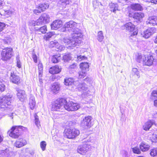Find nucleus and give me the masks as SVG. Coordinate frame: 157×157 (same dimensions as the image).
I'll list each match as a JSON object with an SVG mask.
<instances>
[{
	"instance_id": "58836bf2",
	"label": "nucleus",
	"mask_w": 157,
	"mask_h": 157,
	"mask_svg": "<svg viewBox=\"0 0 157 157\" xmlns=\"http://www.w3.org/2000/svg\"><path fill=\"white\" fill-rule=\"evenodd\" d=\"M85 71L82 70L79 72V78H82L84 77L86 75V72Z\"/></svg>"
},
{
	"instance_id": "5fc2aeb1",
	"label": "nucleus",
	"mask_w": 157,
	"mask_h": 157,
	"mask_svg": "<svg viewBox=\"0 0 157 157\" xmlns=\"http://www.w3.org/2000/svg\"><path fill=\"white\" fill-rule=\"evenodd\" d=\"M5 86L3 84H1L0 85V91L2 92L5 90Z\"/></svg>"
},
{
	"instance_id": "6e6d98bb",
	"label": "nucleus",
	"mask_w": 157,
	"mask_h": 157,
	"mask_svg": "<svg viewBox=\"0 0 157 157\" xmlns=\"http://www.w3.org/2000/svg\"><path fill=\"white\" fill-rule=\"evenodd\" d=\"M5 26V24L0 22V32L2 31Z\"/></svg>"
},
{
	"instance_id": "4be33fe9",
	"label": "nucleus",
	"mask_w": 157,
	"mask_h": 157,
	"mask_svg": "<svg viewBox=\"0 0 157 157\" xmlns=\"http://www.w3.org/2000/svg\"><path fill=\"white\" fill-rule=\"evenodd\" d=\"M46 15L45 14H44L41 15L40 17L36 21V23L37 25H42L45 21H46Z\"/></svg>"
},
{
	"instance_id": "79ce46f5",
	"label": "nucleus",
	"mask_w": 157,
	"mask_h": 157,
	"mask_svg": "<svg viewBox=\"0 0 157 157\" xmlns=\"http://www.w3.org/2000/svg\"><path fill=\"white\" fill-rule=\"evenodd\" d=\"M156 132H155L152 135V139H153V141L155 142H157V126L155 128Z\"/></svg>"
},
{
	"instance_id": "c756f323",
	"label": "nucleus",
	"mask_w": 157,
	"mask_h": 157,
	"mask_svg": "<svg viewBox=\"0 0 157 157\" xmlns=\"http://www.w3.org/2000/svg\"><path fill=\"white\" fill-rule=\"evenodd\" d=\"M131 8L134 10H141L142 7L139 4H133L131 5Z\"/></svg>"
},
{
	"instance_id": "e433bc0d",
	"label": "nucleus",
	"mask_w": 157,
	"mask_h": 157,
	"mask_svg": "<svg viewBox=\"0 0 157 157\" xmlns=\"http://www.w3.org/2000/svg\"><path fill=\"white\" fill-rule=\"evenodd\" d=\"M100 5L101 6V3L97 0H94L93 1V6L94 9L97 8L98 6H99Z\"/></svg>"
},
{
	"instance_id": "a211bd4d",
	"label": "nucleus",
	"mask_w": 157,
	"mask_h": 157,
	"mask_svg": "<svg viewBox=\"0 0 157 157\" xmlns=\"http://www.w3.org/2000/svg\"><path fill=\"white\" fill-rule=\"evenodd\" d=\"M109 6L110 9V11L114 13H116L117 10H120L119 9V5L117 3L111 2L109 4Z\"/></svg>"
},
{
	"instance_id": "f8f14e48",
	"label": "nucleus",
	"mask_w": 157,
	"mask_h": 157,
	"mask_svg": "<svg viewBox=\"0 0 157 157\" xmlns=\"http://www.w3.org/2000/svg\"><path fill=\"white\" fill-rule=\"evenodd\" d=\"M89 146L88 144L81 145L79 146L77 149L78 152L82 155H85L88 151Z\"/></svg>"
},
{
	"instance_id": "09e8293b",
	"label": "nucleus",
	"mask_w": 157,
	"mask_h": 157,
	"mask_svg": "<svg viewBox=\"0 0 157 157\" xmlns=\"http://www.w3.org/2000/svg\"><path fill=\"white\" fill-rule=\"evenodd\" d=\"M32 57L33 60L34 62L36 63L37 62V58L36 55L34 53H33L32 54Z\"/></svg>"
},
{
	"instance_id": "5701e85b",
	"label": "nucleus",
	"mask_w": 157,
	"mask_h": 157,
	"mask_svg": "<svg viewBox=\"0 0 157 157\" xmlns=\"http://www.w3.org/2000/svg\"><path fill=\"white\" fill-rule=\"evenodd\" d=\"M61 68L59 66L56 65L50 68V73L52 74L59 73L61 71Z\"/></svg>"
},
{
	"instance_id": "aec40b11",
	"label": "nucleus",
	"mask_w": 157,
	"mask_h": 157,
	"mask_svg": "<svg viewBox=\"0 0 157 157\" xmlns=\"http://www.w3.org/2000/svg\"><path fill=\"white\" fill-rule=\"evenodd\" d=\"M62 26V21L59 20H57L54 21L51 25V29H57Z\"/></svg>"
},
{
	"instance_id": "bf43d9fd",
	"label": "nucleus",
	"mask_w": 157,
	"mask_h": 157,
	"mask_svg": "<svg viewBox=\"0 0 157 157\" xmlns=\"http://www.w3.org/2000/svg\"><path fill=\"white\" fill-rule=\"evenodd\" d=\"M65 48V47L63 46H59V48H57V50L56 49L57 51H61L62 50H63Z\"/></svg>"
},
{
	"instance_id": "b1692460",
	"label": "nucleus",
	"mask_w": 157,
	"mask_h": 157,
	"mask_svg": "<svg viewBox=\"0 0 157 157\" xmlns=\"http://www.w3.org/2000/svg\"><path fill=\"white\" fill-rule=\"evenodd\" d=\"M124 26L126 29L129 32H132L135 29V25L131 22L126 23Z\"/></svg>"
},
{
	"instance_id": "8fccbe9b",
	"label": "nucleus",
	"mask_w": 157,
	"mask_h": 157,
	"mask_svg": "<svg viewBox=\"0 0 157 157\" xmlns=\"http://www.w3.org/2000/svg\"><path fill=\"white\" fill-rule=\"evenodd\" d=\"M36 9L34 10H33V13H34L38 15V14L41 13L42 11L40 9H38L36 7Z\"/></svg>"
},
{
	"instance_id": "412c9836",
	"label": "nucleus",
	"mask_w": 157,
	"mask_h": 157,
	"mask_svg": "<svg viewBox=\"0 0 157 157\" xmlns=\"http://www.w3.org/2000/svg\"><path fill=\"white\" fill-rule=\"evenodd\" d=\"M144 17V14L141 12H136L134 13V19H136L137 22H141L142 18Z\"/></svg>"
},
{
	"instance_id": "052dcab7",
	"label": "nucleus",
	"mask_w": 157,
	"mask_h": 157,
	"mask_svg": "<svg viewBox=\"0 0 157 157\" xmlns=\"http://www.w3.org/2000/svg\"><path fill=\"white\" fill-rule=\"evenodd\" d=\"M146 2H151L155 4H157V0H146Z\"/></svg>"
},
{
	"instance_id": "603ef678",
	"label": "nucleus",
	"mask_w": 157,
	"mask_h": 157,
	"mask_svg": "<svg viewBox=\"0 0 157 157\" xmlns=\"http://www.w3.org/2000/svg\"><path fill=\"white\" fill-rule=\"evenodd\" d=\"M36 21H35L34 20H32L30 21L29 22V24L30 25L32 26H35L36 25H37V24H36Z\"/></svg>"
},
{
	"instance_id": "a18cd8bd",
	"label": "nucleus",
	"mask_w": 157,
	"mask_h": 157,
	"mask_svg": "<svg viewBox=\"0 0 157 157\" xmlns=\"http://www.w3.org/2000/svg\"><path fill=\"white\" fill-rule=\"evenodd\" d=\"M37 31L41 32L42 33H46L47 30L46 27L45 26H43L40 27V29H36Z\"/></svg>"
},
{
	"instance_id": "4c0bfd02",
	"label": "nucleus",
	"mask_w": 157,
	"mask_h": 157,
	"mask_svg": "<svg viewBox=\"0 0 157 157\" xmlns=\"http://www.w3.org/2000/svg\"><path fill=\"white\" fill-rule=\"evenodd\" d=\"M71 57L70 54H67L63 56V59L65 62H67L71 60Z\"/></svg>"
},
{
	"instance_id": "338daca9",
	"label": "nucleus",
	"mask_w": 157,
	"mask_h": 157,
	"mask_svg": "<svg viewBox=\"0 0 157 157\" xmlns=\"http://www.w3.org/2000/svg\"><path fill=\"white\" fill-rule=\"evenodd\" d=\"M154 105L155 106L157 107V99L154 101Z\"/></svg>"
},
{
	"instance_id": "f3484780",
	"label": "nucleus",
	"mask_w": 157,
	"mask_h": 157,
	"mask_svg": "<svg viewBox=\"0 0 157 157\" xmlns=\"http://www.w3.org/2000/svg\"><path fill=\"white\" fill-rule=\"evenodd\" d=\"M26 141L22 138H20L16 140L14 143V146L17 147H21L26 144Z\"/></svg>"
},
{
	"instance_id": "cd10ccee",
	"label": "nucleus",
	"mask_w": 157,
	"mask_h": 157,
	"mask_svg": "<svg viewBox=\"0 0 157 157\" xmlns=\"http://www.w3.org/2000/svg\"><path fill=\"white\" fill-rule=\"evenodd\" d=\"M89 65L87 63H82L80 64V68L82 70L87 71L89 70Z\"/></svg>"
},
{
	"instance_id": "423d86ee",
	"label": "nucleus",
	"mask_w": 157,
	"mask_h": 157,
	"mask_svg": "<svg viewBox=\"0 0 157 157\" xmlns=\"http://www.w3.org/2000/svg\"><path fill=\"white\" fill-rule=\"evenodd\" d=\"M64 108L68 111H74L78 110L80 107L79 105L72 101H69L64 105Z\"/></svg>"
},
{
	"instance_id": "72a5a7b5",
	"label": "nucleus",
	"mask_w": 157,
	"mask_h": 157,
	"mask_svg": "<svg viewBox=\"0 0 157 157\" xmlns=\"http://www.w3.org/2000/svg\"><path fill=\"white\" fill-rule=\"evenodd\" d=\"M38 68L39 76H41L43 72V66L42 63L40 62L38 64Z\"/></svg>"
},
{
	"instance_id": "de8ad7c7",
	"label": "nucleus",
	"mask_w": 157,
	"mask_h": 157,
	"mask_svg": "<svg viewBox=\"0 0 157 157\" xmlns=\"http://www.w3.org/2000/svg\"><path fill=\"white\" fill-rule=\"evenodd\" d=\"M17 66L19 68L21 67V63L19 59V56H17L16 57Z\"/></svg>"
},
{
	"instance_id": "393cba45",
	"label": "nucleus",
	"mask_w": 157,
	"mask_h": 157,
	"mask_svg": "<svg viewBox=\"0 0 157 157\" xmlns=\"http://www.w3.org/2000/svg\"><path fill=\"white\" fill-rule=\"evenodd\" d=\"M60 89L59 84L57 82H55L52 86L51 90L54 93L58 92Z\"/></svg>"
},
{
	"instance_id": "49530a36",
	"label": "nucleus",
	"mask_w": 157,
	"mask_h": 157,
	"mask_svg": "<svg viewBox=\"0 0 157 157\" xmlns=\"http://www.w3.org/2000/svg\"><path fill=\"white\" fill-rule=\"evenodd\" d=\"M46 145V143L45 141H42L40 143V146L42 150L44 151L45 150Z\"/></svg>"
},
{
	"instance_id": "4468645a",
	"label": "nucleus",
	"mask_w": 157,
	"mask_h": 157,
	"mask_svg": "<svg viewBox=\"0 0 157 157\" xmlns=\"http://www.w3.org/2000/svg\"><path fill=\"white\" fill-rule=\"evenodd\" d=\"M16 91H17V94L18 98L21 101H23L26 97L25 91L18 88H17Z\"/></svg>"
},
{
	"instance_id": "37998d69",
	"label": "nucleus",
	"mask_w": 157,
	"mask_h": 157,
	"mask_svg": "<svg viewBox=\"0 0 157 157\" xmlns=\"http://www.w3.org/2000/svg\"><path fill=\"white\" fill-rule=\"evenodd\" d=\"M150 155L151 156L154 157L157 155V148H154L151 150Z\"/></svg>"
},
{
	"instance_id": "39448f33",
	"label": "nucleus",
	"mask_w": 157,
	"mask_h": 157,
	"mask_svg": "<svg viewBox=\"0 0 157 157\" xmlns=\"http://www.w3.org/2000/svg\"><path fill=\"white\" fill-rule=\"evenodd\" d=\"M65 84L68 86V89L72 91L75 90L77 86L76 85L78 83V81H75L74 79L71 78H66L64 79Z\"/></svg>"
},
{
	"instance_id": "c03bdc74",
	"label": "nucleus",
	"mask_w": 157,
	"mask_h": 157,
	"mask_svg": "<svg viewBox=\"0 0 157 157\" xmlns=\"http://www.w3.org/2000/svg\"><path fill=\"white\" fill-rule=\"evenodd\" d=\"M133 152L135 154H140L141 153L140 151L139 148L137 147H135L132 148Z\"/></svg>"
},
{
	"instance_id": "dca6fc26",
	"label": "nucleus",
	"mask_w": 157,
	"mask_h": 157,
	"mask_svg": "<svg viewBox=\"0 0 157 157\" xmlns=\"http://www.w3.org/2000/svg\"><path fill=\"white\" fill-rule=\"evenodd\" d=\"M154 124L155 126V128H156L157 125L155 123L154 120H149L147 122H146L143 126V128L144 130L147 131L149 130L150 128L151 127L152 125Z\"/></svg>"
},
{
	"instance_id": "0e129e2a",
	"label": "nucleus",
	"mask_w": 157,
	"mask_h": 157,
	"mask_svg": "<svg viewBox=\"0 0 157 157\" xmlns=\"http://www.w3.org/2000/svg\"><path fill=\"white\" fill-rule=\"evenodd\" d=\"M134 13H130L128 14V16L130 17H132L134 19Z\"/></svg>"
},
{
	"instance_id": "2f4dec72",
	"label": "nucleus",
	"mask_w": 157,
	"mask_h": 157,
	"mask_svg": "<svg viewBox=\"0 0 157 157\" xmlns=\"http://www.w3.org/2000/svg\"><path fill=\"white\" fill-rule=\"evenodd\" d=\"M104 38L103 32L102 31H99L98 32L97 39L100 42H101Z\"/></svg>"
},
{
	"instance_id": "4d7b16f0",
	"label": "nucleus",
	"mask_w": 157,
	"mask_h": 157,
	"mask_svg": "<svg viewBox=\"0 0 157 157\" xmlns=\"http://www.w3.org/2000/svg\"><path fill=\"white\" fill-rule=\"evenodd\" d=\"M86 58V57L84 56H82L81 55L79 56H78L77 59H78V60L80 61L82 59H84Z\"/></svg>"
},
{
	"instance_id": "473e14b6",
	"label": "nucleus",
	"mask_w": 157,
	"mask_h": 157,
	"mask_svg": "<svg viewBox=\"0 0 157 157\" xmlns=\"http://www.w3.org/2000/svg\"><path fill=\"white\" fill-rule=\"evenodd\" d=\"M132 74L133 75H136L138 78L140 77L139 71L137 68H132Z\"/></svg>"
},
{
	"instance_id": "a878e982",
	"label": "nucleus",
	"mask_w": 157,
	"mask_h": 157,
	"mask_svg": "<svg viewBox=\"0 0 157 157\" xmlns=\"http://www.w3.org/2000/svg\"><path fill=\"white\" fill-rule=\"evenodd\" d=\"M140 149L142 151H146L149 150L150 146L144 142H142L140 144Z\"/></svg>"
},
{
	"instance_id": "c85d7f7f",
	"label": "nucleus",
	"mask_w": 157,
	"mask_h": 157,
	"mask_svg": "<svg viewBox=\"0 0 157 157\" xmlns=\"http://www.w3.org/2000/svg\"><path fill=\"white\" fill-rule=\"evenodd\" d=\"M49 6V5L48 3H44L39 5L37 7V8L38 9H40V10L43 12L47 8H48Z\"/></svg>"
},
{
	"instance_id": "864d4df0",
	"label": "nucleus",
	"mask_w": 157,
	"mask_h": 157,
	"mask_svg": "<svg viewBox=\"0 0 157 157\" xmlns=\"http://www.w3.org/2000/svg\"><path fill=\"white\" fill-rule=\"evenodd\" d=\"M151 95L152 97L157 98V90L153 91Z\"/></svg>"
},
{
	"instance_id": "6ab92c4d",
	"label": "nucleus",
	"mask_w": 157,
	"mask_h": 157,
	"mask_svg": "<svg viewBox=\"0 0 157 157\" xmlns=\"http://www.w3.org/2000/svg\"><path fill=\"white\" fill-rule=\"evenodd\" d=\"M77 86L75 90L77 89L80 91L84 92L87 89V85L84 83H79L78 82V83L76 85Z\"/></svg>"
},
{
	"instance_id": "7ed1b4c3",
	"label": "nucleus",
	"mask_w": 157,
	"mask_h": 157,
	"mask_svg": "<svg viewBox=\"0 0 157 157\" xmlns=\"http://www.w3.org/2000/svg\"><path fill=\"white\" fill-rule=\"evenodd\" d=\"M12 96L7 95L0 98V108L5 109L11 104Z\"/></svg>"
},
{
	"instance_id": "bb28decb",
	"label": "nucleus",
	"mask_w": 157,
	"mask_h": 157,
	"mask_svg": "<svg viewBox=\"0 0 157 157\" xmlns=\"http://www.w3.org/2000/svg\"><path fill=\"white\" fill-rule=\"evenodd\" d=\"M29 104L30 108L32 110L36 106L35 98L33 96H32L30 97Z\"/></svg>"
},
{
	"instance_id": "ea45409f",
	"label": "nucleus",
	"mask_w": 157,
	"mask_h": 157,
	"mask_svg": "<svg viewBox=\"0 0 157 157\" xmlns=\"http://www.w3.org/2000/svg\"><path fill=\"white\" fill-rule=\"evenodd\" d=\"M35 124L38 127L40 126V122L38 119V117L37 115L35 114L34 115Z\"/></svg>"
},
{
	"instance_id": "ddd939ff",
	"label": "nucleus",
	"mask_w": 157,
	"mask_h": 157,
	"mask_svg": "<svg viewBox=\"0 0 157 157\" xmlns=\"http://www.w3.org/2000/svg\"><path fill=\"white\" fill-rule=\"evenodd\" d=\"M146 24L150 26L157 25V16H152L149 17L146 21Z\"/></svg>"
},
{
	"instance_id": "7c9ffc66",
	"label": "nucleus",
	"mask_w": 157,
	"mask_h": 157,
	"mask_svg": "<svg viewBox=\"0 0 157 157\" xmlns=\"http://www.w3.org/2000/svg\"><path fill=\"white\" fill-rule=\"evenodd\" d=\"M60 59L61 58L60 55L58 54L53 56L52 61L53 63H58Z\"/></svg>"
},
{
	"instance_id": "680f3d73",
	"label": "nucleus",
	"mask_w": 157,
	"mask_h": 157,
	"mask_svg": "<svg viewBox=\"0 0 157 157\" xmlns=\"http://www.w3.org/2000/svg\"><path fill=\"white\" fill-rule=\"evenodd\" d=\"M76 66V63H73L70 65L69 68L71 69H74Z\"/></svg>"
},
{
	"instance_id": "2eb2a0df",
	"label": "nucleus",
	"mask_w": 157,
	"mask_h": 157,
	"mask_svg": "<svg viewBox=\"0 0 157 157\" xmlns=\"http://www.w3.org/2000/svg\"><path fill=\"white\" fill-rule=\"evenodd\" d=\"M10 79L11 81L14 84H18L20 83V78L13 72H11V73Z\"/></svg>"
},
{
	"instance_id": "69168bd1",
	"label": "nucleus",
	"mask_w": 157,
	"mask_h": 157,
	"mask_svg": "<svg viewBox=\"0 0 157 157\" xmlns=\"http://www.w3.org/2000/svg\"><path fill=\"white\" fill-rule=\"evenodd\" d=\"M8 115L9 117H10L12 119H13V117L14 116L13 113L9 114Z\"/></svg>"
},
{
	"instance_id": "0eeeda50",
	"label": "nucleus",
	"mask_w": 157,
	"mask_h": 157,
	"mask_svg": "<svg viewBox=\"0 0 157 157\" xmlns=\"http://www.w3.org/2000/svg\"><path fill=\"white\" fill-rule=\"evenodd\" d=\"M13 49L11 48H6L3 49L2 52V59L6 61L10 59L12 56Z\"/></svg>"
},
{
	"instance_id": "6e6552de",
	"label": "nucleus",
	"mask_w": 157,
	"mask_h": 157,
	"mask_svg": "<svg viewBox=\"0 0 157 157\" xmlns=\"http://www.w3.org/2000/svg\"><path fill=\"white\" fill-rule=\"evenodd\" d=\"M142 60L144 65L150 66L153 64L154 59L152 55L149 54L143 56Z\"/></svg>"
},
{
	"instance_id": "a19ab883",
	"label": "nucleus",
	"mask_w": 157,
	"mask_h": 157,
	"mask_svg": "<svg viewBox=\"0 0 157 157\" xmlns=\"http://www.w3.org/2000/svg\"><path fill=\"white\" fill-rule=\"evenodd\" d=\"M58 44V43L56 41H51L50 42V48L57 47Z\"/></svg>"
},
{
	"instance_id": "3c124183",
	"label": "nucleus",
	"mask_w": 157,
	"mask_h": 157,
	"mask_svg": "<svg viewBox=\"0 0 157 157\" xmlns=\"http://www.w3.org/2000/svg\"><path fill=\"white\" fill-rule=\"evenodd\" d=\"M13 13V11L11 10L5 11L4 15H7V16H10V15H11Z\"/></svg>"
},
{
	"instance_id": "1a4fd4ad",
	"label": "nucleus",
	"mask_w": 157,
	"mask_h": 157,
	"mask_svg": "<svg viewBox=\"0 0 157 157\" xmlns=\"http://www.w3.org/2000/svg\"><path fill=\"white\" fill-rule=\"evenodd\" d=\"M64 100L63 99H60L59 101L57 100L52 105V110L57 111H62V109L64 107L63 101Z\"/></svg>"
},
{
	"instance_id": "9d476101",
	"label": "nucleus",
	"mask_w": 157,
	"mask_h": 157,
	"mask_svg": "<svg viewBox=\"0 0 157 157\" xmlns=\"http://www.w3.org/2000/svg\"><path fill=\"white\" fill-rule=\"evenodd\" d=\"M156 29L155 27L149 28L144 31L141 35L143 37L145 38H148L150 36L156 33Z\"/></svg>"
},
{
	"instance_id": "774afa93",
	"label": "nucleus",
	"mask_w": 157,
	"mask_h": 157,
	"mask_svg": "<svg viewBox=\"0 0 157 157\" xmlns=\"http://www.w3.org/2000/svg\"><path fill=\"white\" fill-rule=\"evenodd\" d=\"M3 137L2 136L0 135V143L3 141Z\"/></svg>"
},
{
	"instance_id": "f257e3e1",
	"label": "nucleus",
	"mask_w": 157,
	"mask_h": 157,
	"mask_svg": "<svg viewBox=\"0 0 157 157\" xmlns=\"http://www.w3.org/2000/svg\"><path fill=\"white\" fill-rule=\"evenodd\" d=\"M66 30L72 32L70 38H64L63 42L68 45L67 47H74L81 43L83 35L79 29L76 28L77 24L73 21L66 23L64 25Z\"/></svg>"
},
{
	"instance_id": "e2e57ef3",
	"label": "nucleus",
	"mask_w": 157,
	"mask_h": 157,
	"mask_svg": "<svg viewBox=\"0 0 157 157\" xmlns=\"http://www.w3.org/2000/svg\"><path fill=\"white\" fill-rule=\"evenodd\" d=\"M44 39L46 40H49V34L47 33L46 35H45L44 37Z\"/></svg>"
},
{
	"instance_id": "13d9d810",
	"label": "nucleus",
	"mask_w": 157,
	"mask_h": 157,
	"mask_svg": "<svg viewBox=\"0 0 157 157\" xmlns=\"http://www.w3.org/2000/svg\"><path fill=\"white\" fill-rule=\"evenodd\" d=\"M143 57L141 55H138L136 58V61L139 63H140L141 61V59H142Z\"/></svg>"
},
{
	"instance_id": "f03ea898",
	"label": "nucleus",
	"mask_w": 157,
	"mask_h": 157,
	"mask_svg": "<svg viewBox=\"0 0 157 157\" xmlns=\"http://www.w3.org/2000/svg\"><path fill=\"white\" fill-rule=\"evenodd\" d=\"M27 128L22 126H13L10 130L8 132L9 136L13 138H16L20 135L21 130H26Z\"/></svg>"
},
{
	"instance_id": "f704fd0d",
	"label": "nucleus",
	"mask_w": 157,
	"mask_h": 157,
	"mask_svg": "<svg viewBox=\"0 0 157 157\" xmlns=\"http://www.w3.org/2000/svg\"><path fill=\"white\" fill-rule=\"evenodd\" d=\"M12 154V153L11 152H10L7 149H6L2 151V155L8 157H10V155Z\"/></svg>"
},
{
	"instance_id": "9b49d317",
	"label": "nucleus",
	"mask_w": 157,
	"mask_h": 157,
	"mask_svg": "<svg viewBox=\"0 0 157 157\" xmlns=\"http://www.w3.org/2000/svg\"><path fill=\"white\" fill-rule=\"evenodd\" d=\"M91 117L90 116L86 117L82 121L81 125L84 128L91 127Z\"/></svg>"
},
{
	"instance_id": "c9c22d12",
	"label": "nucleus",
	"mask_w": 157,
	"mask_h": 157,
	"mask_svg": "<svg viewBox=\"0 0 157 157\" xmlns=\"http://www.w3.org/2000/svg\"><path fill=\"white\" fill-rule=\"evenodd\" d=\"M71 2V0H60L59 2V3L61 4L63 6H66L67 5H68Z\"/></svg>"
},
{
	"instance_id": "20e7f679",
	"label": "nucleus",
	"mask_w": 157,
	"mask_h": 157,
	"mask_svg": "<svg viewBox=\"0 0 157 157\" xmlns=\"http://www.w3.org/2000/svg\"><path fill=\"white\" fill-rule=\"evenodd\" d=\"M80 134L79 131L75 128L65 129L64 131V137L69 139H73Z\"/></svg>"
}]
</instances>
